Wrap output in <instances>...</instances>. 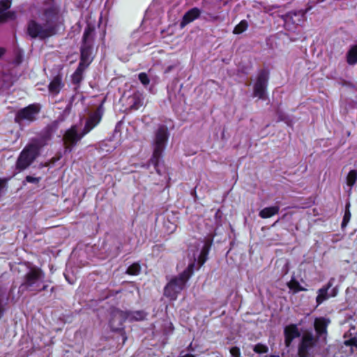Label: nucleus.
I'll return each mask as SVG.
<instances>
[{
	"mask_svg": "<svg viewBox=\"0 0 357 357\" xmlns=\"http://www.w3.org/2000/svg\"><path fill=\"white\" fill-rule=\"evenodd\" d=\"M127 319L126 312L115 309L111 312L109 325L113 331H118L121 328L123 321Z\"/></svg>",
	"mask_w": 357,
	"mask_h": 357,
	"instance_id": "nucleus-12",
	"label": "nucleus"
},
{
	"mask_svg": "<svg viewBox=\"0 0 357 357\" xmlns=\"http://www.w3.org/2000/svg\"><path fill=\"white\" fill-rule=\"evenodd\" d=\"M207 15H208V19H209L210 20H212V21H216L219 19V17L218 15H211L209 13H208Z\"/></svg>",
	"mask_w": 357,
	"mask_h": 357,
	"instance_id": "nucleus-36",
	"label": "nucleus"
},
{
	"mask_svg": "<svg viewBox=\"0 0 357 357\" xmlns=\"http://www.w3.org/2000/svg\"><path fill=\"white\" fill-rule=\"evenodd\" d=\"M4 49L0 47V57L4 54Z\"/></svg>",
	"mask_w": 357,
	"mask_h": 357,
	"instance_id": "nucleus-38",
	"label": "nucleus"
},
{
	"mask_svg": "<svg viewBox=\"0 0 357 357\" xmlns=\"http://www.w3.org/2000/svg\"><path fill=\"white\" fill-rule=\"evenodd\" d=\"M63 18L54 0H47L38 12L36 20L28 23L27 32L31 38L44 39L56 33Z\"/></svg>",
	"mask_w": 357,
	"mask_h": 357,
	"instance_id": "nucleus-2",
	"label": "nucleus"
},
{
	"mask_svg": "<svg viewBox=\"0 0 357 357\" xmlns=\"http://www.w3.org/2000/svg\"><path fill=\"white\" fill-rule=\"evenodd\" d=\"M5 183L4 182L0 179V197L4 192Z\"/></svg>",
	"mask_w": 357,
	"mask_h": 357,
	"instance_id": "nucleus-35",
	"label": "nucleus"
},
{
	"mask_svg": "<svg viewBox=\"0 0 357 357\" xmlns=\"http://www.w3.org/2000/svg\"><path fill=\"white\" fill-rule=\"evenodd\" d=\"M149 10H148L146 13V16H148V13H149Z\"/></svg>",
	"mask_w": 357,
	"mask_h": 357,
	"instance_id": "nucleus-41",
	"label": "nucleus"
},
{
	"mask_svg": "<svg viewBox=\"0 0 357 357\" xmlns=\"http://www.w3.org/2000/svg\"><path fill=\"white\" fill-rule=\"evenodd\" d=\"M201 14V11L197 8H193L189 10L183 17L180 23V27L184 28L187 24L197 19Z\"/></svg>",
	"mask_w": 357,
	"mask_h": 357,
	"instance_id": "nucleus-17",
	"label": "nucleus"
},
{
	"mask_svg": "<svg viewBox=\"0 0 357 357\" xmlns=\"http://www.w3.org/2000/svg\"><path fill=\"white\" fill-rule=\"evenodd\" d=\"M169 137V132L167 128L165 125H160L155 132L154 138L153 139V155L150 159L149 163H151L155 169L160 174L158 169L160 159L162 153L165 148L167 139Z\"/></svg>",
	"mask_w": 357,
	"mask_h": 357,
	"instance_id": "nucleus-6",
	"label": "nucleus"
},
{
	"mask_svg": "<svg viewBox=\"0 0 357 357\" xmlns=\"http://www.w3.org/2000/svg\"><path fill=\"white\" fill-rule=\"evenodd\" d=\"M174 68V66H169L165 69V73H169L172 69Z\"/></svg>",
	"mask_w": 357,
	"mask_h": 357,
	"instance_id": "nucleus-37",
	"label": "nucleus"
},
{
	"mask_svg": "<svg viewBox=\"0 0 357 357\" xmlns=\"http://www.w3.org/2000/svg\"><path fill=\"white\" fill-rule=\"evenodd\" d=\"M62 87L61 79L60 77H55L49 84V92L53 96L57 95Z\"/></svg>",
	"mask_w": 357,
	"mask_h": 357,
	"instance_id": "nucleus-19",
	"label": "nucleus"
},
{
	"mask_svg": "<svg viewBox=\"0 0 357 357\" xmlns=\"http://www.w3.org/2000/svg\"><path fill=\"white\" fill-rule=\"evenodd\" d=\"M213 242V236H208L205 241H196L189 249L190 259L188 268L178 276L172 278L165 288V295L172 300H176L185 286L186 282L193 273L197 262L198 268L202 266L207 259V255Z\"/></svg>",
	"mask_w": 357,
	"mask_h": 357,
	"instance_id": "nucleus-1",
	"label": "nucleus"
},
{
	"mask_svg": "<svg viewBox=\"0 0 357 357\" xmlns=\"http://www.w3.org/2000/svg\"><path fill=\"white\" fill-rule=\"evenodd\" d=\"M284 343L289 347L294 339L300 336V332L296 325H289L284 328Z\"/></svg>",
	"mask_w": 357,
	"mask_h": 357,
	"instance_id": "nucleus-16",
	"label": "nucleus"
},
{
	"mask_svg": "<svg viewBox=\"0 0 357 357\" xmlns=\"http://www.w3.org/2000/svg\"><path fill=\"white\" fill-rule=\"evenodd\" d=\"M65 277H66V280L68 281V282H69V283H71V284H72V283H73V282L70 281V280L68 279V276H67L66 275H65Z\"/></svg>",
	"mask_w": 357,
	"mask_h": 357,
	"instance_id": "nucleus-39",
	"label": "nucleus"
},
{
	"mask_svg": "<svg viewBox=\"0 0 357 357\" xmlns=\"http://www.w3.org/2000/svg\"><path fill=\"white\" fill-rule=\"evenodd\" d=\"M167 324L169 325V328H172V324L171 323H169V324Z\"/></svg>",
	"mask_w": 357,
	"mask_h": 357,
	"instance_id": "nucleus-40",
	"label": "nucleus"
},
{
	"mask_svg": "<svg viewBox=\"0 0 357 357\" xmlns=\"http://www.w3.org/2000/svg\"><path fill=\"white\" fill-rule=\"evenodd\" d=\"M40 180V177H33L31 176H27L25 178V181L28 183H38Z\"/></svg>",
	"mask_w": 357,
	"mask_h": 357,
	"instance_id": "nucleus-34",
	"label": "nucleus"
},
{
	"mask_svg": "<svg viewBox=\"0 0 357 357\" xmlns=\"http://www.w3.org/2000/svg\"><path fill=\"white\" fill-rule=\"evenodd\" d=\"M248 28V22L245 20H241L234 29V34H241Z\"/></svg>",
	"mask_w": 357,
	"mask_h": 357,
	"instance_id": "nucleus-24",
	"label": "nucleus"
},
{
	"mask_svg": "<svg viewBox=\"0 0 357 357\" xmlns=\"http://www.w3.org/2000/svg\"><path fill=\"white\" fill-rule=\"evenodd\" d=\"M102 114V108L99 107L96 111L90 114L84 129L78 125H74L66 131L63 137L65 153L71 152L77 143L100 123Z\"/></svg>",
	"mask_w": 357,
	"mask_h": 357,
	"instance_id": "nucleus-3",
	"label": "nucleus"
},
{
	"mask_svg": "<svg viewBox=\"0 0 357 357\" xmlns=\"http://www.w3.org/2000/svg\"><path fill=\"white\" fill-rule=\"evenodd\" d=\"M146 317V313L142 310L126 312V318L130 321H141Z\"/></svg>",
	"mask_w": 357,
	"mask_h": 357,
	"instance_id": "nucleus-22",
	"label": "nucleus"
},
{
	"mask_svg": "<svg viewBox=\"0 0 357 357\" xmlns=\"http://www.w3.org/2000/svg\"><path fill=\"white\" fill-rule=\"evenodd\" d=\"M347 61L349 65L357 63V45L351 47L347 54Z\"/></svg>",
	"mask_w": 357,
	"mask_h": 357,
	"instance_id": "nucleus-23",
	"label": "nucleus"
},
{
	"mask_svg": "<svg viewBox=\"0 0 357 357\" xmlns=\"http://www.w3.org/2000/svg\"><path fill=\"white\" fill-rule=\"evenodd\" d=\"M335 279L331 278L327 284L318 290V295L316 298L317 305L321 304L324 301L327 300L331 296H335L337 294V289L333 288L331 294H328V289L333 286Z\"/></svg>",
	"mask_w": 357,
	"mask_h": 357,
	"instance_id": "nucleus-13",
	"label": "nucleus"
},
{
	"mask_svg": "<svg viewBox=\"0 0 357 357\" xmlns=\"http://www.w3.org/2000/svg\"><path fill=\"white\" fill-rule=\"evenodd\" d=\"M349 203H348L346 206V209H345V212H344V217H343V220H342V227H344L347 225L348 222H349L350 220V218H351V213L349 211Z\"/></svg>",
	"mask_w": 357,
	"mask_h": 357,
	"instance_id": "nucleus-28",
	"label": "nucleus"
},
{
	"mask_svg": "<svg viewBox=\"0 0 357 357\" xmlns=\"http://www.w3.org/2000/svg\"><path fill=\"white\" fill-rule=\"evenodd\" d=\"M284 24L286 29L292 30L296 26L300 25L304 20V13L299 10L296 12H289L283 17Z\"/></svg>",
	"mask_w": 357,
	"mask_h": 357,
	"instance_id": "nucleus-11",
	"label": "nucleus"
},
{
	"mask_svg": "<svg viewBox=\"0 0 357 357\" xmlns=\"http://www.w3.org/2000/svg\"><path fill=\"white\" fill-rule=\"evenodd\" d=\"M139 79L144 86H147L149 83V78L145 73H141L138 75Z\"/></svg>",
	"mask_w": 357,
	"mask_h": 357,
	"instance_id": "nucleus-32",
	"label": "nucleus"
},
{
	"mask_svg": "<svg viewBox=\"0 0 357 357\" xmlns=\"http://www.w3.org/2000/svg\"><path fill=\"white\" fill-rule=\"evenodd\" d=\"M317 342L312 333H305L298 347V357H314L318 352Z\"/></svg>",
	"mask_w": 357,
	"mask_h": 357,
	"instance_id": "nucleus-7",
	"label": "nucleus"
},
{
	"mask_svg": "<svg viewBox=\"0 0 357 357\" xmlns=\"http://www.w3.org/2000/svg\"><path fill=\"white\" fill-rule=\"evenodd\" d=\"M288 287L291 290L294 291V292H298L300 291L304 290V289L301 287L300 284L296 280H291L288 283Z\"/></svg>",
	"mask_w": 357,
	"mask_h": 357,
	"instance_id": "nucleus-29",
	"label": "nucleus"
},
{
	"mask_svg": "<svg viewBox=\"0 0 357 357\" xmlns=\"http://www.w3.org/2000/svg\"><path fill=\"white\" fill-rule=\"evenodd\" d=\"M268 72L261 70L258 73L256 82L254 85V96L259 99H266V88L268 82Z\"/></svg>",
	"mask_w": 357,
	"mask_h": 357,
	"instance_id": "nucleus-9",
	"label": "nucleus"
},
{
	"mask_svg": "<svg viewBox=\"0 0 357 357\" xmlns=\"http://www.w3.org/2000/svg\"><path fill=\"white\" fill-rule=\"evenodd\" d=\"M330 320L325 317L317 318L314 320V328L317 334L321 338L325 339L327 333V326Z\"/></svg>",
	"mask_w": 357,
	"mask_h": 357,
	"instance_id": "nucleus-15",
	"label": "nucleus"
},
{
	"mask_svg": "<svg viewBox=\"0 0 357 357\" xmlns=\"http://www.w3.org/2000/svg\"><path fill=\"white\" fill-rule=\"evenodd\" d=\"M254 351L257 354H262L268 351V347L264 344L259 343L255 346Z\"/></svg>",
	"mask_w": 357,
	"mask_h": 357,
	"instance_id": "nucleus-31",
	"label": "nucleus"
},
{
	"mask_svg": "<svg viewBox=\"0 0 357 357\" xmlns=\"http://www.w3.org/2000/svg\"><path fill=\"white\" fill-rule=\"evenodd\" d=\"M278 120L285 122L288 126H291L293 120L287 114L280 112L278 113Z\"/></svg>",
	"mask_w": 357,
	"mask_h": 357,
	"instance_id": "nucleus-30",
	"label": "nucleus"
},
{
	"mask_svg": "<svg viewBox=\"0 0 357 357\" xmlns=\"http://www.w3.org/2000/svg\"><path fill=\"white\" fill-rule=\"evenodd\" d=\"M92 30L87 28L84 30L81 47V59L79 63L88 66L91 62L92 53Z\"/></svg>",
	"mask_w": 357,
	"mask_h": 357,
	"instance_id": "nucleus-8",
	"label": "nucleus"
},
{
	"mask_svg": "<svg viewBox=\"0 0 357 357\" xmlns=\"http://www.w3.org/2000/svg\"><path fill=\"white\" fill-rule=\"evenodd\" d=\"M280 211L279 206H273L266 207L259 211V215L261 218H268L278 213Z\"/></svg>",
	"mask_w": 357,
	"mask_h": 357,
	"instance_id": "nucleus-20",
	"label": "nucleus"
},
{
	"mask_svg": "<svg viewBox=\"0 0 357 357\" xmlns=\"http://www.w3.org/2000/svg\"><path fill=\"white\" fill-rule=\"evenodd\" d=\"M143 98L141 94L135 93L128 98V104L132 109H138L143 105Z\"/></svg>",
	"mask_w": 357,
	"mask_h": 357,
	"instance_id": "nucleus-18",
	"label": "nucleus"
},
{
	"mask_svg": "<svg viewBox=\"0 0 357 357\" xmlns=\"http://www.w3.org/2000/svg\"><path fill=\"white\" fill-rule=\"evenodd\" d=\"M48 139L38 138L27 144L20 153L17 162L16 168L19 171L26 169L38 156L41 147L46 145Z\"/></svg>",
	"mask_w": 357,
	"mask_h": 357,
	"instance_id": "nucleus-5",
	"label": "nucleus"
},
{
	"mask_svg": "<svg viewBox=\"0 0 357 357\" xmlns=\"http://www.w3.org/2000/svg\"><path fill=\"white\" fill-rule=\"evenodd\" d=\"M54 287H52V288H51V291H54Z\"/></svg>",
	"mask_w": 357,
	"mask_h": 357,
	"instance_id": "nucleus-42",
	"label": "nucleus"
},
{
	"mask_svg": "<svg viewBox=\"0 0 357 357\" xmlns=\"http://www.w3.org/2000/svg\"><path fill=\"white\" fill-rule=\"evenodd\" d=\"M140 271L141 267L139 264L134 263L128 268L126 273L129 275H137L140 273Z\"/></svg>",
	"mask_w": 357,
	"mask_h": 357,
	"instance_id": "nucleus-26",
	"label": "nucleus"
},
{
	"mask_svg": "<svg viewBox=\"0 0 357 357\" xmlns=\"http://www.w3.org/2000/svg\"><path fill=\"white\" fill-rule=\"evenodd\" d=\"M88 66L79 63V66L72 75V82L75 84H79L83 79V73Z\"/></svg>",
	"mask_w": 357,
	"mask_h": 357,
	"instance_id": "nucleus-21",
	"label": "nucleus"
},
{
	"mask_svg": "<svg viewBox=\"0 0 357 357\" xmlns=\"http://www.w3.org/2000/svg\"><path fill=\"white\" fill-rule=\"evenodd\" d=\"M230 354L233 357H240L241 351L238 347H234L230 349Z\"/></svg>",
	"mask_w": 357,
	"mask_h": 357,
	"instance_id": "nucleus-33",
	"label": "nucleus"
},
{
	"mask_svg": "<svg viewBox=\"0 0 357 357\" xmlns=\"http://www.w3.org/2000/svg\"><path fill=\"white\" fill-rule=\"evenodd\" d=\"M10 0H1L0 1V24L9 20H14L15 18V13L11 11H7L10 7Z\"/></svg>",
	"mask_w": 357,
	"mask_h": 357,
	"instance_id": "nucleus-14",
	"label": "nucleus"
},
{
	"mask_svg": "<svg viewBox=\"0 0 357 357\" xmlns=\"http://www.w3.org/2000/svg\"><path fill=\"white\" fill-rule=\"evenodd\" d=\"M346 347H349L350 352L353 353L357 350V338L353 337L344 342Z\"/></svg>",
	"mask_w": 357,
	"mask_h": 357,
	"instance_id": "nucleus-25",
	"label": "nucleus"
},
{
	"mask_svg": "<svg viewBox=\"0 0 357 357\" xmlns=\"http://www.w3.org/2000/svg\"><path fill=\"white\" fill-rule=\"evenodd\" d=\"M40 107L38 105H30L28 107L20 110L15 116V121L21 123L24 121L31 122L36 119L39 112Z\"/></svg>",
	"mask_w": 357,
	"mask_h": 357,
	"instance_id": "nucleus-10",
	"label": "nucleus"
},
{
	"mask_svg": "<svg viewBox=\"0 0 357 357\" xmlns=\"http://www.w3.org/2000/svg\"><path fill=\"white\" fill-rule=\"evenodd\" d=\"M45 278V274L40 268L36 266L28 267L19 287V292L23 294L25 291H30L36 294L45 290L48 286Z\"/></svg>",
	"mask_w": 357,
	"mask_h": 357,
	"instance_id": "nucleus-4",
	"label": "nucleus"
},
{
	"mask_svg": "<svg viewBox=\"0 0 357 357\" xmlns=\"http://www.w3.org/2000/svg\"><path fill=\"white\" fill-rule=\"evenodd\" d=\"M347 180L348 185L352 186L357 180V171L351 170L348 174Z\"/></svg>",
	"mask_w": 357,
	"mask_h": 357,
	"instance_id": "nucleus-27",
	"label": "nucleus"
}]
</instances>
